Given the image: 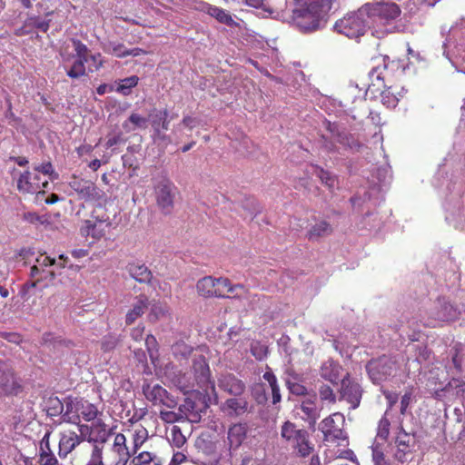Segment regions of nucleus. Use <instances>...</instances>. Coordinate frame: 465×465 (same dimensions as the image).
I'll return each instance as SVG.
<instances>
[{"label":"nucleus","instance_id":"obj_1","mask_svg":"<svg viewBox=\"0 0 465 465\" xmlns=\"http://www.w3.org/2000/svg\"><path fill=\"white\" fill-rule=\"evenodd\" d=\"M332 0H302L293 10L292 21L302 32L314 31L321 26L331 8Z\"/></svg>","mask_w":465,"mask_h":465},{"label":"nucleus","instance_id":"obj_2","mask_svg":"<svg viewBox=\"0 0 465 465\" xmlns=\"http://www.w3.org/2000/svg\"><path fill=\"white\" fill-rule=\"evenodd\" d=\"M281 439L297 458H308L313 454L315 445L310 432L294 422L286 420L281 426Z\"/></svg>","mask_w":465,"mask_h":465},{"label":"nucleus","instance_id":"obj_3","mask_svg":"<svg viewBox=\"0 0 465 465\" xmlns=\"http://www.w3.org/2000/svg\"><path fill=\"white\" fill-rule=\"evenodd\" d=\"M401 8L395 3H367L360 7V14L366 15L368 27H383L401 15Z\"/></svg>","mask_w":465,"mask_h":465},{"label":"nucleus","instance_id":"obj_4","mask_svg":"<svg viewBox=\"0 0 465 465\" xmlns=\"http://www.w3.org/2000/svg\"><path fill=\"white\" fill-rule=\"evenodd\" d=\"M68 185L77 194L79 200L97 203L98 207L107 203L108 197L105 192L90 180L73 175Z\"/></svg>","mask_w":465,"mask_h":465},{"label":"nucleus","instance_id":"obj_5","mask_svg":"<svg viewBox=\"0 0 465 465\" xmlns=\"http://www.w3.org/2000/svg\"><path fill=\"white\" fill-rule=\"evenodd\" d=\"M400 364L395 357L382 355L371 360L366 365V371L373 383H381L394 376Z\"/></svg>","mask_w":465,"mask_h":465},{"label":"nucleus","instance_id":"obj_6","mask_svg":"<svg viewBox=\"0 0 465 465\" xmlns=\"http://www.w3.org/2000/svg\"><path fill=\"white\" fill-rule=\"evenodd\" d=\"M387 58L382 55L372 57L368 73L370 83L366 89V95L371 99L377 97L378 93L385 88L384 73L387 70Z\"/></svg>","mask_w":465,"mask_h":465},{"label":"nucleus","instance_id":"obj_7","mask_svg":"<svg viewBox=\"0 0 465 465\" xmlns=\"http://www.w3.org/2000/svg\"><path fill=\"white\" fill-rule=\"evenodd\" d=\"M366 15L360 14V9L357 13L350 14L343 18L338 20L335 25V30L346 35L349 38H357L365 33L368 27Z\"/></svg>","mask_w":465,"mask_h":465},{"label":"nucleus","instance_id":"obj_8","mask_svg":"<svg viewBox=\"0 0 465 465\" xmlns=\"http://www.w3.org/2000/svg\"><path fill=\"white\" fill-rule=\"evenodd\" d=\"M119 444L124 445V451L133 459V457L141 450L142 446L148 440L149 433L145 427L139 425L134 429H127L124 432H118Z\"/></svg>","mask_w":465,"mask_h":465},{"label":"nucleus","instance_id":"obj_9","mask_svg":"<svg viewBox=\"0 0 465 465\" xmlns=\"http://www.w3.org/2000/svg\"><path fill=\"white\" fill-rule=\"evenodd\" d=\"M79 433L72 430H64L60 432L58 442V456L65 459L73 450H75L84 440L91 426L81 424L78 428Z\"/></svg>","mask_w":465,"mask_h":465},{"label":"nucleus","instance_id":"obj_10","mask_svg":"<svg viewBox=\"0 0 465 465\" xmlns=\"http://www.w3.org/2000/svg\"><path fill=\"white\" fill-rule=\"evenodd\" d=\"M344 422V416L340 412L332 413L323 419L319 425V430L323 434V440L328 442L346 440Z\"/></svg>","mask_w":465,"mask_h":465},{"label":"nucleus","instance_id":"obj_11","mask_svg":"<svg viewBox=\"0 0 465 465\" xmlns=\"http://www.w3.org/2000/svg\"><path fill=\"white\" fill-rule=\"evenodd\" d=\"M176 193V186L168 178H162L154 185L156 203L163 213L169 214L172 213Z\"/></svg>","mask_w":465,"mask_h":465},{"label":"nucleus","instance_id":"obj_12","mask_svg":"<svg viewBox=\"0 0 465 465\" xmlns=\"http://www.w3.org/2000/svg\"><path fill=\"white\" fill-rule=\"evenodd\" d=\"M397 430L394 458L401 463H404L414 451L416 445L415 434L407 432L401 422Z\"/></svg>","mask_w":465,"mask_h":465},{"label":"nucleus","instance_id":"obj_13","mask_svg":"<svg viewBox=\"0 0 465 465\" xmlns=\"http://www.w3.org/2000/svg\"><path fill=\"white\" fill-rule=\"evenodd\" d=\"M87 434L86 440L93 444L90 461L105 464V460H104L103 458V444L106 441L108 436L105 425L102 423L91 426V430Z\"/></svg>","mask_w":465,"mask_h":465},{"label":"nucleus","instance_id":"obj_14","mask_svg":"<svg viewBox=\"0 0 465 465\" xmlns=\"http://www.w3.org/2000/svg\"><path fill=\"white\" fill-rule=\"evenodd\" d=\"M179 411L183 413L184 420L199 423L203 411V399L200 393L193 392L184 399L183 403L179 406Z\"/></svg>","mask_w":465,"mask_h":465},{"label":"nucleus","instance_id":"obj_15","mask_svg":"<svg viewBox=\"0 0 465 465\" xmlns=\"http://www.w3.org/2000/svg\"><path fill=\"white\" fill-rule=\"evenodd\" d=\"M143 392L146 400L152 402L154 406H165L173 409L177 405V401L166 389L159 384L151 386L150 384L143 385Z\"/></svg>","mask_w":465,"mask_h":465},{"label":"nucleus","instance_id":"obj_16","mask_svg":"<svg viewBox=\"0 0 465 465\" xmlns=\"http://www.w3.org/2000/svg\"><path fill=\"white\" fill-rule=\"evenodd\" d=\"M48 186V181H41V177L38 173L25 171L21 173L17 179V190L21 193H42L45 194L43 188Z\"/></svg>","mask_w":465,"mask_h":465},{"label":"nucleus","instance_id":"obj_17","mask_svg":"<svg viewBox=\"0 0 465 465\" xmlns=\"http://www.w3.org/2000/svg\"><path fill=\"white\" fill-rule=\"evenodd\" d=\"M94 213L95 211L93 213L92 220H86L81 231L83 234L91 235L93 238L99 240L105 236L111 228L112 223L108 215L99 216L94 215Z\"/></svg>","mask_w":465,"mask_h":465},{"label":"nucleus","instance_id":"obj_18","mask_svg":"<svg viewBox=\"0 0 465 465\" xmlns=\"http://www.w3.org/2000/svg\"><path fill=\"white\" fill-rule=\"evenodd\" d=\"M362 391L358 382L351 379L347 373L341 381L340 398L349 402L352 409H356L361 402Z\"/></svg>","mask_w":465,"mask_h":465},{"label":"nucleus","instance_id":"obj_19","mask_svg":"<svg viewBox=\"0 0 465 465\" xmlns=\"http://www.w3.org/2000/svg\"><path fill=\"white\" fill-rule=\"evenodd\" d=\"M22 391V385L10 368L0 365V397L14 396Z\"/></svg>","mask_w":465,"mask_h":465},{"label":"nucleus","instance_id":"obj_20","mask_svg":"<svg viewBox=\"0 0 465 465\" xmlns=\"http://www.w3.org/2000/svg\"><path fill=\"white\" fill-rule=\"evenodd\" d=\"M205 289L208 296L225 297L227 292H233L236 289L243 290V286L236 284L231 285V282L226 278H213L212 276H205Z\"/></svg>","mask_w":465,"mask_h":465},{"label":"nucleus","instance_id":"obj_21","mask_svg":"<svg viewBox=\"0 0 465 465\" xmlns=\"http://www.w3.org/2000/svg\"><path fill=\"white\" fill-rule=\"evenodd\" d=\"M114 440L110 449L106 451L104 459L106 465H126L131 458L125 452L124 445L119 444V435L113 434Z\"/></svg>","mask_w":465,"mask_h":465},{"label":"nucleus","instance_id":"obj_22","mask_svg":"<svg viewBox=\"0 0 465 465\" xmlns=\"http://www.w3.org/2000/svg\"><path fill=\"white\" fill-rule=\"evenodd\" d=\"M407 94V90L400 84H392L389 87L383 88L381 92H379L381 103L387 108H395L401 99H402Z\"/></svg>","mask_w":465,"mask_h":465},{"label":"nucleus","instance_id":"obj_23","mask_svg":"<svg viewBox=\"0 0 465 465\" xmlns=\"http://www.w3.org/2000/svg\"><path fill=\"white\" fill-rule=\"evenodd\" d=\"M218 386L221 390L233 396H241L245 391L244 382L233 374L222 375L218 379Z\"/></svg>","mask_w":465,"mask_h":465},{"label":"nucleus","instance_id":"obj_24","mask_svg":"<svg viewBox=\"0 0 465 465\" xmlns=\"http://www.w3.org/2000/svg\"><path fill=\"white\" fill-rule=\"evenodd\" d=\"M168 116V111L166 109L160 110L153 107L150 110L147 116L148 124H151L157 135H160L162 131H167L169 129L170 119Z\"/></svg>","mask_w":465,"mask_h":465},{"label":"nucleus","instance_id":"obj_25","mask_svg":"<svg viewBox=\"0 0 465 465\" xmlns=\"http://www.w3.org/2000/svg\"><path fill=\"white\" fill-rule=\"evenodd\" d=\"M221 410L230 417H239L251 411L249 402L244 398H237V396L227 399Z\"/></svg>","mask_w":465,"mask_h":465},{"label":"nucleus","instance_id":"obj_26","mask_svg":"<svg viewBox=\"0 0 465 465\" xmlns=\"http://www.w3.org/2000/svg\"><path fill=\"white\" fill-rule=\"evenodd\" d=\"M149 306V298L145 294H139L135 297L131 309L126 312L125 324H133L138 318L143 315Z\"/></svg>","mask_w":465,"mask_h":465},{"label":"nucleus","instance_id":"obj_27","mask_svg":"<svg viewBox=\"0 0 465 465\" xmlns=\"http://www.w3.org/2000/svg\"><path fill=\"white\" fill-rule=\"evenodd\" d=\"M300 409L303 413V420L309 425L314 426L321 415V409L317 406L316 395L305 399L301 402Z\"/></svg>","mask_w":465,"mask_h":465},{"label":"nucleus","instance_id":"obj_28","mask_svg":"<svg viewBox=\"0 0 465 465\" xmlns=\"http://www.w3.org/2000/svg\"><path fill=\"white\" fill-rule=\"evenodd\" d=\"M126 271L134 280L140 283H150L153 279L151 270L144 263L129 262L126 265Z\"/></svg>","mask_w":465,"mask_h":465},{"label":"nucleus","instance_id":"obj_29","mask_svg":"<svg viewBox=\"0 0 465 465\" xmlns=\"http://www.w3.org/2000/svg\"><path fill=\"white\" fill-rule=\"evenodd\" d=\"M341 366L335 361L329 359L325 361L320 369V375L325 381L332 384H338Z\"/></svg>","mask_w":465,"mask_h":465},{"label":"nucleus","instance_id":"obj_30","mask_svg":"<svg viewBox=\"0 0 465 465\" xmlns=\"http://www.w3.org/2000/svg\"><path fill=\"white\" fill-rule=\"evenodd\" d=\"M246 423H235L229 428L228 440L231 448L237 449L242 445L247 435Z\"/></svg>","mask_w":465,"mask_h":465},{"label":"nucleus","instance_id":"obj_31","mask_svg":"<svg viewBox=\"0 0 465 465\" xmlns=\"http://www.w3.org/2000/svg\"><path fill=\"white\" fill-rule=\"evenodd\" d=\"M332 231L333 230L330 223L321 220L308 230L306 236L309 241H318L322 237L331 235Z\"/></svg>","mask_w":465,"mask_h":465},{"label":"nucleus","instance_id":"obj_32","mask_svg":"<svg viewBox=\"0 0 465 465\" xmlns=\"http://www.w3.org/2000/svg\"><path fill=\"white\" fill-rule=\"evenodd\" d=\"M130 465H162L155 452L139 450L131 460Z\"/></svg>","mask_w":465,"mask_h":465},{"label":"nucleus","instance_id":"obj_33","mask_svg":"<svg viewBox=\"0 0 465 465\" xmlns=\"http://www.w3.org/2000/svg\"><path fill=\"white\" fill-rule=\"evenodd\" d=\"M147 127V117L138 113H132L128 119L123 123V128L126 133L135 131L136 129H146Z\"/></svg>","mask_w":465,"mask_h":465},{"label":"nucleus","instance_id":"obj_34","mask_svg":"<svg viewBox=\"0 0 465 465\" xmlns=\"http://www.w3.org/2000/svg\"><path fill=\"white\" fill-rule=\"evenodd\" d=\"M79 420L83 418L85 421L94 420L100 413L97 407L85 400H78Z\"/></svg>","mask_w":465,"mask_h":465},{"label":"nucleus","instance_id":"obj_35","mask_svg":"<svg viewBox=\"0 0 465 465\" xmlns=\"http://www.w3.org/2000/svg\"><path fill=\"white\" fill-rule=\"evenodd\" d=\"M207 14L215 18L219 23L229 26L236 25L232 15L223 8L214 5H208Z\"/></svg>","mask_w":465,"mask_h":465},{"label":"nucleus","instance_id":"obj_36","mask_svg":"<svg viewBox=\"0 0 465 465\" xmlns=\"http://www.w3.org/2000/svg\"><path fill=\"white\" fill-rule=\"evenodd\" d=\"M262 378L269 383L272 389V404L279 403L282 400L280 387L277 382V378L270 367L267 366L266 371L263 373Z\"/></svg>","mask_w":465,"mask_h":465},{"label":"nucleus","instance_id":"obj_37","mask_svg":"<svg viewBox=\"0 0 465 465\" xmlns=\"http://www.w3.org/2000/svg\"><path fill=\"white\" fill-rule=\"evenodd\" d=\"M63 418L65 421L79 424V413H78V400H69L65 402V410L63 414Z\"/></svg>","mask_w":465,"mask_h":465},{"label":"nucleus","instance_id":"obj_38","mask_svg":"<svg viewBox=\"0 0 465 465\" xmlns=\"http://www.w3.org/2000/svg\"><path fill=\"white\" fill-rule=\"evenodd\" d=\"M85 63L88 62L75 58L72 65L68 69H66L67 76H69L72 79H79L86 75Z\"/></svg>","mask_w":465,"mask_h":465},{"label":"nucleus","instance_id":"obj_39","mask_svg":"<svg viewBox=\"0 0 465 465\" xmlns=\"http://www.w3.org/2000/svg\"><path fill=\"white\" fill-rule=\"evenodd\" d=\"M139 83V77L132 75L119 81L116 87V92L123 95H128L131 94L132 88L135 87Z\"/></svg>","mask_w":465,"mask_h":465},{"label":"nucleus","instance_id":"obj_40","mask_svg":"<svg viewBox=\"0 0 465 465\" xmlns=\"http://www.w3.org/2000/svg\"><path fill=\"white\" fill-rule=\"evenodd\" d=\"M316 175L320 178L322 183L330 190H333L334 188L337 187V177L329 171H326L321 167H317Z\"/></svg>","mask_w":465,"mask_h":465},{"label":"nucleus","instance_id":"obj_41","mask_svg":"<svg viewBox=\"0 0 465 465\" xmlns=\"http://www.w3.org/2000/svg\"><path fill=\"white\" fill-rule=\"evenodd\" d=\"M335 141L341 143L344 147H348L351 149L359 148L361 146L360 143L354 139V137L345 131H341L338 133Z\"/></svg>","mask_w":465,"mask_h":465},{"label":"nucleus","instance_id":"obj_42","mask_svg":"<svg viewBox=\"0 0 465 465\" xmlns=\"http://www.w3.org/2000/svg\"><path fill=\"white\" fill-rule=\"evenodd\" d=\"M43 342L45 345H53L54 348L63 346L69 348L73 346V342L71 341L62 339L61 337H54L52 333H45L43 335Z\"/></svg>","mask_w":465,"mask_h":465},{"label":"nucleus","instance_id":"obj_43","mask_svg":"<svg viewBox=\"0 0 465 465\" xmlns=\"http://www.w3.org/2000/svg\"><path fill=\"white\" fill-rule=\"evenodd\" d=\"M391 421L387 418V411L381 418L377 427V437L386 441L390 436Z\"/></svg>","mask_w":465,"mask_h":465},{"label":"nucleus","instance_id":"obj_44","mask_svg":"<svg viewBox=\"0 0 465 465\" xmlns=\"http://www.w3.org/2000/svg\"><path fill=\"white\" fill-rule=\"evenodd\" d=\"M72 43L75 52V58L88 62V55L91 52L87 45L79 39H72Z\"/></svg>","mask_w":465,"mask_h":465},{"label":"nucleus","instance_id":"obj_45","mask_svg":"<svg viewBox=\"0 0 465 465\" xmlns=\"http://www.w3.org/2000/svg\"><path fill=\"white\" fill-rule=\"evenodd\" d=\"M170 441L176 448H181L186 442V438L183 434L181 428L173 425L170 430Z\"/></svg>","mask_w":465,"mask_h":465},{"label":"nucleus","instance_id":"obj_46","mask_svg":"<svg viewBox=\"0 0 465 465\" xmlns=\"http://www.w3.org/2000/svg\"><path fill=\"white\" fill-rule=\"evenodd\" d=\"M252 355L258 361L267 357L268 347L259 341H252L250 348Z\"/></svg>","mask_w":465,"mask_h":465},{"label":"nucleus","instance_id":"obj_47","mask_svg":"<svg viewBox=\"0 0 465 465\" xmlns=\"http://www.w3.org/2000/svg\"><path fill=\"white\" fill-rule=\"evenodd\" d=\"M159 417L165 423L184 421L183 413L179 410L177 412L173 411H161Z\"/></svg>","mask_w":465,"mask_h":465},{"label":"nucleus","instance_id":"obj_48","mask_svg":"<svg viewBox=\"0 0 465 465\" xmlns=\"http://www.w3.org/2000/svg\"><path fill=\"white\" fill-rule=\"evenodd\" d=\"M319 397L322 401H326L330 404L336 402V395L333 390L327 384H322L319 387Z\"/></svg>","mask_w":465,"mask_h":465},{"label":"nucleus","instance_id":"obj_49","mask_svg":"<svg viewBox=\"0 0 465 465\" xmlns=\"http://www.w3.org/2000/svg\"><path fill=\"white\" fill-rule=\"evenodd\" d=\"M145 346L148 351V354L152 360L154 361V359L158 357L159 346L156 338L153 334H148L145 338Z\"/></svg>","mask_w":465,"mask_h":465},{"label":"nucleus","instance_id":"obj_50","mask_svg":"<svg viewBox=\"0 0 465 465\" xmlns=\"http://www.w3.org/2000/svg\"><path fill=\"white\" fill-rule=\"evenodd\" d=\"M119 341V338L114 334H107L101 341V350L104 352H109L115 349Z\"/></svg>","mask_w":465,"mask_h":465},{"label":"nucleus","instance_id":"obj_51","mask_svg":"<svg viewBox=\"0 0 465 465\" xmlns=\"http://www.w3.org/2000/svg\"><path fill=\"white\" fill-rule=\"evenodd\" d=\"M87 69L89 72L93 73L98 71L104 64L102 54L100 53L91 54L88 55V63Z\"/></svg>","mask_w":465,"mask_h":465},{"label":"nucleus","instance_id":"obj_52","mask_svg":"<svg viewBox=\"0 0 465 465\" xmlns=\"http://www.w3.org/2000/svg\"><path fill=\"white\" fill-rule=\"evenodd\" d=\"M108 51L118 58H124L128 56L129 49L122 43L110 42L108 44Z\"/></svg>","mask_w":465,"mask_h":465},{"label":"nucleus","instance_id":"obj_53","mask_svg":"<svg viewBox=\"0 0 465 465\" xmlns=\"http://www.w3.org/2000/svg\"><path fill=\"white\" fill-rule=\"evenodd\" d=\"M243 208L249 213V214L252 217L261 212L258 202L254 197L249 196L244 199Z\"/></svg>","mask_w":465,"mask_h":465},{"label":"nucleus","instance_id":"obj_54","mask_svg":"<svg viewBox=\"0 0 465 465\" xmlns=\"http://www.w3.org/2000/svg\"><path fill=\"white\" fill-rule=\"evenodd\" d=\"M51 434H52V431L48 430L43 436V438L39 443V454L38 455H44V454L46 455V454L54 453L51 449V444H50Z\"/></svg>","mask_w":465,"mask_h":465},{"label":"nucleus","instance_id":"obj_55","mask_svg":"<svg viewBox=\"0 0 465 465\" xmlns=\"http://www.w3.org/2000/svg\"><path fill=\"white\" fill-rule=\"evenodd\" d=\"M286 386L292 394L297 396H305L307 394V388L298 382L286 381Z\"/></svg>","mask_w":465,"mask_h":465},{"label":"nucleus","instance_id":"obj_56","mask_svg":"<svg viewBox=\"0 0 465 465\" xmlns=\"http://www.w3.org/2000/svg\"><path fill=\"white\" fill-rule=\"evenodd\" d=\"M34 170L36 173H41L43 174L49 175L51 177V179H55L58 176L57 173H54V167H53V164L51 162L43 163L35 166L34 168Z\"/></svg>","mask_w":465,"mask_h":465},{"label":"nucleus","instance_id":"obj_57","mask_svg":"<svg viewBox=\"0 0 465 465\" xmlns=\"http://www.w3.org/2000/svg\"><path fill=\"white\" fill-rule=\"evenodd\" d=\"M164 310L159 304H153L151 307L150 313L148 315V319L150 322H156L161 317L164 315Z\"/></svg>","mask_w":465,"mask_h":465},{"label":"nucleus","instance_id":"obj_58","mask_svg":"<svg viewBox=\"0 0 465 465\" xmlns=\"http://www.w3.org/2000/svg\"><path fill=\"white\" fill-rule=\"evenodd\" d=\"M37 462L39 465H60L54 453L38 455Z\"/></svg>","mask_w":465,"mask_h":465},{"label":"nucleus","instance_id":"obj_59","mask_svg":"<svg viewBox=\"0 0 465 465\" xmlns=\"http://www.w3.org/2000/svg\"><path fill=\"white\" fill-rule=\"evenodd\" d=\"M412 399V389L405 391L401 400V414L404 415Z\"/></svg>","mask_w":465,"mask_h":465},{"label":"nucleus","instance_id":"obj_60","mask_svg":"<svg viewBox=\"0 0 465 465\" xmlns=\"http://www.w3.org/2000/svg\"><path fill=\"white\" fill-rule=\"evenodd\" d=\"M372 460L375 465H386L385 455L378 446L372 448Z\"/></svg>","mask_w":465,"mask_h":465},{"label":"nucleus","instance_id":"obj_61","mask_svg":"<svg viewBox=\"0 0 465 465\" xmlns=\"http://www.w3.org/2000/svg\"><path fill=\"white\" fill-rule=\"evenodd\" d=\"M382 394L387 401L388 408L391 409L398 401V394L388 390L382 391Z\"/></svg>","mask_w":465,"mask_h":465},{"label":"nucleus","instance_id":"obj_62","mask_svg":"<svg viewBox=\"0 0 465 465\" xmlns=\"http://www.w3.org/2000/svg\"><path fill=\"white\" fill-rule=\"evenodd\" d=\"M144 333V326L143 324H139L138 326L133 328L131 330V337L134 341H141L143 339Z\"/></svg>","mask_w":465,"mask_h":465},{"label":"nucleus","instance_id":"obj_63","mask_svg":"<svg viewBox=\"0 0 465 465\" xmlns=\"http://www.w3.org/2000/svg\"><path fill=\"white\" fill-rule=\"evenodd\" d=\"M147 412H148V411L146 408H141V409L135 410L134 411L132 418L130 419V421L134 423V422H137V421L141 420L147 414Z\"/></svg>","mask_w":465,"mask_h":465},{"label":"nucleus","instance_id":"obj_64","mask_svg":"<svg viewBox=\"0 0 465 465\" xmlns=\"http://www.w3.org/2000/svg\"><path fill=\"white\" fill-rule=\"evenodd\" d=\"M186 460V456L183 452H175L173 455L172 460L169 465H180Z\"/></svg>","mask_w":465,"mask_h":465}]
</instances>
